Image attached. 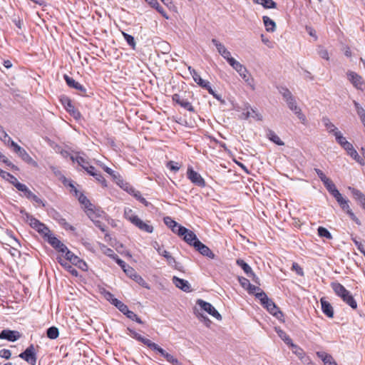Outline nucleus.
I'll use <instances>...</instances> for the list:
<instances>
[{
	"mask_svg": "<svg viewBox=\"0 0 365 365\" xmlns=\"http://www.w3.org/2000/svg\"><path fill=\"white\" fill-rule=\"evenodd\" d=\"M256 298L260 301L261 304L266 308L271 314L279 320L282 319L283 317L282 312L276 306L274 302L267 296L265 292L257 293Z\"/></svg>",
	"mask_w": 365,
	"mask_h": 365,
	"instance_id": "f257e3e1",
	"label": "nucleus"
},
{
	"mask_svg": "<svg viewBox=\"0 0 365 365\" xmlns=\"http://www.w3.org/2000/svg\"><path fill=\"white\" fill-rule=\"evenodd\" d=\"M25 219L32 228L35 229L42 235L46 236L50 233L49 229L43 223L41 222L29 213L25 212Z\"/></svg>",
	"mask_w": 365,
	"mask_h": 365,
	"instance_id": "f03ea898",
	"label": "nucleus"
},
{
	"mask_svg": "<svg viewBox=\"0 0 365 365\" xmlns=\"http://www.w3.org/2000/svg\"><path fill=\"white\" fill-rule=\"evenodd\" d=\"M196 304L200 307V309L217 320L222 319L221 314L216 310V309L209 302H207L201 299L197 300Z\"/></svg>",
	"mask_w": 365,
	"mask_h": 365,
	"instance_id": "7ed1b4c3",
	"label": "nucleus"
},
{
	"mask_svg": "<svg viewBox=\"0 0 365 365\" xmlns=\"http://www.w3.org/2000/svg\"><path fill=\"white\" fill-rule=\"evenodd\" d=\"M19 356L31 365H35L37 359L34 344H31L28 346L24 351L19 354Z\"/></svg>",
	"mask_w": 365,
	"mask_h": 365,
	"instance_id": "20e7f679",
	"label": "nucleus"
},
{
	"mask_svg": "<svg viewBox=\"0 0 365 365\" xmlns=\"http://www.w3.org/2000/svg\"><path fill=\"white\" fill-rule=\"evenodd\" d=\"M178 232H179L178 235L183 236L184 240L190 245H192L194 247L195 242L200 241L197 239L196 235L192 231L187 229L185 227H179Z\"/></svg>",
	"mask_w": 365,
	"mask_h": 365,
	"instance_id": "39448f33",
	"label": "nucleus"
},
{
	"mask_svg": "<svg viewBox=\"0 0 365 365\" xmlns=\"http://www.w3.org/2000/svg\"><path fill=\"white\" fill-rule=\"evenodd\" d=\"M288 108L297 115L303 125H307V120L302 109L298 106L295 98L287 103Z\"/></svg>",
	"mask_w": 365,
	"mask_h": 365,
	"instance_id": "423d86ee",
	"label": "nucleus"
},
{
	"mask_svg": "<svg viewBox=\"0 0 365 365\" xmlns=\"http://www.w3.org/2000/svg\"><path fill=\"white\" fill-rule=\"evenodd\" d=\"M68 186L71 187L72 190L75 192V195L78 197L80 203L85 206V207L88 210V212H93V205L86 197V196L80 192L72 182H69Z\"/></svg>",
	"mask_w": 365,
	"mask_h": 365,
	"instance_id": "0eeeda50",
	"label": "nucleus"
},
{
	"mask_svg": "<svg viewBox=\"0 0 365 365\" xmlns=\"http://www.w3.org/2000/svg\"><path fill=\"white\" fill-rule=\"evenodd\" d=\"M347 78L352 85L359 90L363 91L365 88V83L361 76L354 71L347 73Z\"/></svg>",
	"mask_w": 365,
	"mask_h": 365,
	"instance_id": "6e6552de",
	"label": "nucleus"
},
{
	"mask_svg": "<svg viewBox=\"0 0 365 365\" xmlns=\"http://www.w3.org/2000/svg\"><path fill=\"white\" fill-rule=\"evenodd\" d=\"M187 175V178L195 185L199 186L200 187H204L205 186V180L198 173L195 171L192 168H188Z\"/></svg>",
	"mask_w": 365,
	"mask_h": 365,
	"instance_id": "1a4fd4ad",
	"label": "nucleus"
},
{
	"mask_svg": "<svg viewBox=\"0 0 365 365\" xmlns=\"http://www.w3.org/2000/svg\"><path fill=\"white\" fill-rule=\"evenodd\" d=\"M172 100L173 102L176 103L182 108L187 110L190 112H195V108L192 106L191 103L187 101V99L183 98L180 94L175 93L172 96Z\"/></svg>",
	"mask_w": 365,
	"mask_h": 365,
	"instance_id": "9d476101",
	"label": "nucleus"
},
{
	"mask_svg": "<svg viewBox=\"0 0 365 365\" xmlns=\"http://www.w3.org/2000/svg\"><path fill=\"white\" fill-rule=\"evenodd\" d=\"M194 247L203 256L210 259H214L215 257V255L211 251V250L200 241H195Z\"/></svg>",
	"mask_w": 365,
	"mask_h": 365,
	"instance_id": "9b49d317",
	"label": "nucleus"
},
{
	"mask_svg": "<svg viewBox=\"0 0 365 365\" xmlns=\"http://www.w3.org/2000/svg\"><path fill=\"white\" fill-rule=\"evenodd\" d=\"M21 336V334L18 331L4 329L0 333V339H6L14 342L20 339Z\"/></svg>",
	"mask_w": 365,
	"mask_h": 365,
	"instance_id": "f8f14e48",
	"label": "nucleus"
},
{
	"mask_svg": "<svg viewBox=\"0 0 365 365\" xmlns=\"http://www.w3.org/2000/svg\"><path fill=\"white\" fill-rule=\"evenodd\" d=\"M46 236L48 237V242L54 249L62 253H64L66 250H67V247L64 244H63L58 238H56L50 233Z\"/></svg>",
	"mask_w": 365,
	"mask_h": 365,
	"instance_id": "ddd939ff",
	"label": "nucleus"
},
{
	"mask_svg": "<svg viewBox=\"0 0 365 365\" xmlns=\"http://www.w3.org/2000/svg\"><path fill=\"white\" fill-rule=\"evenodd\" d=\"M157 354H160L163 357H164L168 362L172 364L173 365H180L178 360L175 358L173 355L166 352L163 349L160 347L157 344H155V348H153V350Z\"/></svg>",
	"mask_w": 365,
	"mask_h": 365,
	"instance_id": "4468645a",
	"label": "nucleus"
},
{
	"mask_svg": "<svg viewBox=\"0 0 365 365\" xmlns=\"http://www.w3.org/2000/svg\"><path fill=\"white\" fill-rule=\"evenodd\" d=\"M212 43L215 46L218 53L229 63L230 59L233 58L231 56L230 52L226 47L215 38L212 39Z\"/></svg>",
	"mask_w": 365,
	"mask_h": 365,
	"instance_id": "2eb2a0df",
	"label": "nucleus"
},
{
	"mask_svg": "<svg viewBox=\"0 0 365 365\" xmlns=\"http://www.w3.org/2000/svg\"><path fill=\"white\" fill-rule=\"evenodd\" d=\"M61 101L66 110L72 115L74 118L78 119L81 117L80 112L75 108L71 101L68 98H64Z\"/></svg>",
	"mask_w": 365,
	"mask_h": 365,
	"instance_id": "dca6fc26",
	"label": "nucleus"
},
{
	"mask_svg": "<svg viewBox=\"0 0 365 365\" xmlns=\"http://www.w3.org/2000/svg\"><path fill=\"white\" fill-rule=\"evenodd\" d=\"M11 146L14 148V152L19 154L23 160L27 163H31L33 160L29 153L14 141H11Z\"/></svg>",
	"mask_w": 365,
	"mask_h": 365,
	"instance_id": "f3484780",
	"label": "nucleus"
},
{
	"mask_svg": "<svg viewBox=\"0 0 365 365\" xmlns=\"http://www.w3.org/2000/svg\"><path fill=\"white\" fill-rule=\"evenodd\" d=\"M65 257L66 259L71 262L73 264L81 267V264H83L84 266H86V262L80 259L77 255L73 254L71 251H70L68 248L67 250H66Z\"/></svg>",
	"mask_w": 365,
	"mask_h": 365,
	"instance_id": "a211bd4d",
	"label": "nucleus"
},
{
	"mask_svg": "<svg viewBox=\"0 0 365 365\" xmlns=\"http://www.w3.org/2000/svg\"><path fill=\"white\" fill-rule=\"evenodd\" d=\"M173 282L178 288L182 289L184 292H189L191 291L190 284L187 280L180 279L177 277H173Z\"/></svg>",
	"mask_w": 365,
	"mask_h": 365,
	"instance_id": "6ab92c4d",
	"label": "nucleus"
},
{
	"mask_svg": "<svg viewBox=\"0 0 365 365\" xmlns=\"http://www.w3.org/2000/svg\"><path fill=\"white\" fill-rule=\"evenodd\" d=\"M349 190L351 191L354 198L358 201L361 207L365 210V195L354 187H349Z\"/></svg>",
	"mask_w": 365,
	"mask_h": 365,
	"instance_id": "aec40b11",
	"label": "nucleus"
},
{
	"mask_svg": "<svg viewBox=\"0 0 365 365\" xmlns=\"http://www.w3.org/2000/svg\"><path fill=\"white\" fill-rule=\"evenodd\" d=\"M320 302L323 313L329 318H333L334 309L331 304L324 297L321 298Z\"/></svg>",
	"mask_w": 365,
	"mask_h": 365,
	"instance_id": "412c9836",
	"label": "nucleus"
},
{
	"mask_svg": "<svg viewBox=\"0 0 365 365\" xmlns=\"http://www.w3.org/2000/svg\"><path fill=\"white\" fill-rule=\"evenodd\" d=\"M86 172L91 175L93 176L96 180L100 182L103 187H107L106 180L101 175V174L98 172L93 166H88L86 168Z\"/></svg>",
	"mask_w": 365,
	"mask_h": 365,
	"instance_id": "4be33fe9",
	"label": "nucleus"
},
{
	"mask_svg": "<svg viewBox=\"0 0 365 365\" xmlns=\"http://www.w3.org/2000/svg\"><path fill=\"white\" fill-rule=\"evenodd\" d=\"M63 78L67 83V85L73 88H75L79 91H81L82 93H85L86 91V89L84 86H83L81 84H80L78 82L76 81L73 78L69 77L68 75L65 74L63 76Z\"/></svg>",
	"mask_w": 365,
	"mask_h": 365,
	"instance_id": "5701e85b",
	"label": "nucleus"
},
{
	"mask_svg": "<svg viewBox=\"0 0 365 365\" xmlns=\"http://www.w3.org/2000/svg\"><path fill=\"white\" fill-rule=\"evenodd\" d=\"M331 287L333 289L334 293L340 298H344L347 295L348 291L342 284L339 282H332Z\"/></svg>",
	"mask_w": 365,
	"mask_h": 365,
	"instance_id": "b1692460",
	"label": "nucleus"
},
{
	"mask_svg": "<svg viewBox=\"0 0 365 365\" xmlns=\"http://www.w3.org/2000/svg\"><path fill=\"white\" fill-rule=\"evenodd\" d=\"M106 298L112 304L115 305L120 312L127 310V305L124 304L122 302L114 297V295L110 292L106 294Z\"/></svg>",
	"mask_w": 365,
	"mask_h": 365,
	"instance_id": "393cba45",
	"label": "nucleus"
},
{
	"mask_svg": "<svg viewBox=\"0 0 365 365\" xmlns=\"http://www.w3.org/2000/svg\"><path fill=\"white\" fill-rule=\"evenodd\" d=\"M138 229L146 233H153L154 227L150 221H143L138 218Z\"/></svg>",
	"mask_w": 365,
	"mask_h": 365,
	"instance_id": "a878e982",
	"label": "nucleus"
},
{
	"mask_svg": "<svg viewBox=\"0 0 365 365\" xmlns=\"http://www.w3.org/2000/svg\"><path fill=\"white\" fill-rule=\"evenodd\" d=\"M124 217L130 221L133 225L137 226V215L135 214V210L128 207H125Z\"/></svg>",
	"mask_w": 365,
	"mask_h": 365,
	"instance_id": "bb28decb",
	"label": "nucleus"
},
{
	"mask_svg": "<svg viewBox=\"0 0 365 365\" xmlns=\"http://www.w3.org/2000/svg\"><path fill=\"white\" fill-rule=\"evenodd\" d=\"M152 8H154L166 19H169L165 9L159 4L157 0H145Z\"/></svg>",
	"mask_w": 365,
	"mask_h": 365,
	"instance_id": "cd10ccee",
	"label": "nucleus"
},
{
	"mask_svg": "<svg viewBox=\"0 0 365 365\" xmlns=\"http://www.w3.org/2000/svg\"><path fill=\"white\" fill-rule=\"evenodd\" d=\"M116 183L127 192L134 197H137L135 189L132 187L129 183L124 182L123 179H120L119 181H116Z\"/></svg>",
	"mask_w": 365,
	"mask_h": 365,
	"instance_id": "c85d7f7f",
	"label": "nucleus"
},
{
	"mask_svg": "<svg viewBox=\"0 0 365 365\" xmlns=\"http://www.w3.org/2000/svg\"><path fill=\"white\" fill-rule=\"evenodd\" d=\"M158 254L160 255L163 256L166 259L168 264L174 266L175 269H179V264L175 261V258L168 252L163 249L162 250L159 251Z\"/></svg>",
	"mask_w": 365,
	"mask_h": 365,
	"instance_id": "c756f323",
	"label": "nucleus"
},
{
	"mask_svg": "<svg viewBox=\"0 0 365 365\" xmlns=\"http://www.w3.org/2000/svg\"><path fill=\"white\" fill-rule=\"evenodd\" d=\"M236 262H237V264L243 269L245 273L248 277L253 276L255 277V274L252 272L251 267L247 262H245L243 259H238Z\"/></svg>",
	"mask_w": 365,
	"mask_h": 365,
	"instance_id": "7c9ffc66",
	"label": "nucleus"
},
{
	"mask_svg": "<svg viewBox=\"0 0 365 365\" xmlns=\"http://www.w3.org/2000/svg\"><path fill=\"white\" fill-rule=\"evenodd\" d=\"M322 121L329 133H332L334 135V133L339 131L328 117H323Z\"/></svg>",
	"mask_w": 365,
	"mask_h": 365,
	"instance_id": "2f4dec72",
	"label": "nucleus"
},
{
	"mask_svg": "<svg viewBox=\"0 0 365 365\" xmlns=\"http://www.w3.org/2000/svg\"><path fill=\"white\" fill-rule=\"evenodd\" d=\"M266 31L268 32H274L276 29L275 22L267 16L262 17Z\"/></svg>",
	"mask_w": 365,
	"mask_h": 365,
	"instance_id": "473e14b6",
	"label": "nucleus"
},
{
	"mask_svg": "<svg viewBox=\"0 0 365 365\" xmlns=\"http://www.w3.org/2000/svg\"><path fill=\"white\" fill-rule=\"evenodd\" d=\"M15 187L18 190L23 192L24 196L28 199L32 197V195L34 194L27 187L26 185L21 183L19 182L16 183Z\"/></svg>",
	"mask_w": 365,
	"mask_h": 365,
	"instance_id": "72a5a7b5",
	"label": "nucleus"
},
{
	"mask_svg": "<svg viewBox=\"0 0 365 365\" xmlns=\"http://www.w3.org/2000/svg\"><path fill=\"white\" fill-rule=\"evenodd\" d=\"M239 74L241 72H245L246 71V67L244 66L242 63H240L239 61L235 60L234 58L232 59H230L228 63Z\"/></svg>",
	"mask_w": 365,
	"mask_h": 365,
	"instance_id": "f704fd0d",
	"label": "nucleus"
},
{
	"mask_svg": "<svg viewBox=\"0 0 365 365\" xmlns=\"http://www.w3.org/2000/svg\"><path fill=\"white\" fill-rule=\"evenodd\" d=\"M279 92L282 96L286 103L289 102V101H293L294 98L291 91L286 87H280L279 88Z\"/></svg>",
	"mask_w": 365,
	"mask_h": 365,
	"instance_id": "c9c22d12",
	"label": "nucleus"
},
{
	"mask_svg": "<svg viewBox=\"0 0 365 365\" xmlns=\"http://www.w3.org/2000/svg\"><path fill=\"white\" fill-rule=\"evenodd\" d=\"M323 184L324 185L325 187L329 191V192L333 196L336 195L338 192H339L336 189L334 182L329 178L324 181Z\"/></svg>",
	"mask_w": 365,
	"mask_h": 365,
	"instance_id": "e433bc0d",
	"label": "nucleus"
},
{
	"mask_svg": "<svg viewBox=\"0 0 365 365\" xmlns=\"http://www.w3.org/2000/svg\"><path fill=\"white\" fill-rule=\"evenodd\" d=\"M0 176L4 179L9 181L12 185L15 186L16 182H19L18 180L13 175L8 172H6L0 168Z\"/></svg>",
	"mask_w": 365,
	"mask_h": 365,
	"instance_id": "4c0bfd02",
	"label": "nucleus"
},
{
	"mask_svg": "<svg viewBox=\"0 0 365 365\" xmlns=\"http://www.w3.org/2000/svg\"><path fill=\"white\" fill-rule=\"evenodd\" d=\"M256 4L262 5L265 9H274L277 4L273 0H253Z\"/></svg>",
	"mask_w": 365,
	"mask_h": 365,
	"instance_id": "58836bf2",
	"label": "nucleus"
},
{
	"mask_svg": "<svg viewBox=\"0 0 365 365\" xmlns=\"http://www.w3.org/2000/svg\"><path fill=\"white\" fill-rule=\"evenodd\" d=\"M341 299L349 306H350L352 309H355L357 308V303L356 300L354 299L350 292H348L347 295L346 294V297L341 298Z\"/></svg>",
	"mask_w": 365,
	"mask_h": 365,
	"instance_id": "ea45409f",
	"label": "nucleus"
},
{
	"mask_svg": "<svg viewBox=\"0 0 365 365\" xmlns=\"http://www.w3.org/2000/svg\"><path fill=\"white\" fill-rule=\"evenodd\" d=\"M170 46L166 41H161L158 43L157 51L163 54L168 53L170 51Z\"/></svg>",
	"mask_w": 365,
	"mask_h": 365,
	"instance_id": "a19ab883",
	"label": "nucleus"
},
{
	"mask_svg": "<svg viewBox=\"0 0 365 365\" xmlns=\"http://www.w3.org/2000/svg\"><path fill=\"white\" fill-rule=\"evenodd\" d=\"M276 331L278 336L287 344L291 345L292 344V341L290 337L287 334L285 331H284L280 328H275Z\"/></svg>",
	"mask_w": 365,
	"mask_h": 365,
	"instance_id": "79ce46f5",
	"label": "nucleus"
},
{
	"mask_svg": "<svg viewBox=\"0 0 365 365\" xmlns=\"http://www.w3.org/2000/svg\"><path fill=\"white\" fill-rule=\"evenodd\" d=\"M290 346L292 349L293 353L297 355L299 359L303 360V359L305 357L304 351L301 347L293 343L290 345Z\"/></svg>",
	"mask_w": 365,
	"mask_h": 365,
	"instance_id": "37998d69",
	"label": "nucleus"
},
{
	"mask_svg": "<svg viewBox=\"0 0 365 365\" xmlns=\"http://www.w3.org/2000/svg\"><path fill=\"white\" fill-rule=\"evenodd\" d=\"M239 75L247 83V85L251 86L252 89H255L254 79L252 78H250L247 68L245 72H241Z\"/></svg>",
	"mask_w": 365,
	"mask_h": 365,
	"instance_id": "c03bdc74",
	"label": "nucleus"
},
{
	"mask_svg": "<svg viewBox=\"0 0 365 365\" xmlns=\"http://www.w3.org/2000/svg\"><path fill=\"white\" fill-rule=\"evenodd\" d=\"M267 135L270 140L274 142L278 145H283L284 142L279 138V137L272 130H269Z\"/></svg>",
	"mask_w": 365,
	"mask_h": 365,
	"instance_id": "a18cd8bd",
	"label": "nucleus"
},
{
	"mask_svg": "<svg viewBox=\"0 0 365 365\" xmlns=\"http://www.w3.org/2000/svg\"><path fill=\"white\" fill-rule=\"evenodd\" d=\"M138 341L142 342L144 345H145L148 348L153 350V348H155V343L153 342L150 339L143 336L138 334Z\"/></svg>",
	"mask_w": 365,
	"mask_h": 365,
	"instance_id": "49530a36",
	"label": "nucleus"
},
{
	"mask_svg": "<svg viewBox=\"0 0 365 365\" xmlns=\"http://www.w3.org/2000/svg\"><path fill=\"white\" fill-rule=\"evenodd\" d=\"M46 334L48 338L51 339H56L59 335V331L57 327H51L47 329Z\"/></svg>",
	"mask_w": 365,
	"mask_h": 365,
	"instance_id": "de8ad7c7",
	"label": "nucleus"
},
{
	"mask_svg": "<svg viewBox=\"0 0 365 365\" xmlns=\"http://www.w3.org/2000/svg\"><path fill=\"white\" fill-rule=\"evenodd\" d=\"M192 78L194 81L197 83L200 87L207 86V81L203 80L197 71H193Z\"/></svg>",
	"mask_w": 365,
	"mask_h": 365,
	"instance_id": "09e8293b",
	"label": "nucleus"
},
{
	"mask_svg": "<svg viewBox=\"0 0 365 365\" xmlns=\"http://www.w3.org/2000/svg\"><path fill=\"white\" fill-rule=\"evenodd\" d=\"M163 222L170 229L173 227H178L179 228L180 227H182V225H179L177 222L173 220L172 219V217H170L169 216L165 217L163 218Z\"/></svg>",
	"mask_w": 365,
	"mask_h": 365,
	"instance_id": "8fccbe9b",
	"label": "nucleus"
},
{
	"mask_svg": "<svg viewBox=\"0 0 365 365\" xmlns=\"http://www.w3.org/2000/svg\"><path fill=\"white\" fill-rule=\"evenodd\" d=\"M0 139L4 142V143L11 145V141H14L4 130L3 127L0 125Z\"/></svg>",
	"mask_w": 365,
	"mask_h": 365,
	"instance_id": "3c124183",
	"label": "nucleus"
},
{
	"mask_svg": "<svg viewBox=\"0 0 365 365\" xmlns=\"http://www.w3.org/2000/svg\"><path fill=\"white\" fill-rule=\"evenodd\" d=\"M317 231H318V235L321 237H325V238L329 239V240L332 239L331 234L330 233V232L327 228H325L324 227H319Z\"/></svg>",
	"mask_w": 365,
	"mask_h": 365,
	"instance_id": "603ef678",
	"label": "nucleus"
},
{
	"mask_svg": "<svg viewBox=\"0 0 365 365\" xmlns=\"http://www.w3.org/2000/svg\"><path fill=\"white\" fill-rule=\"evenodd\" d=\"M103 168L105 172H106L108 174H109L113 178V180L115 182H116V181H119L120 179L121 178L120 175L118 174V173L115 172L111 168H110L107 166H103Z\"/></svg>",
	"mask_w": 365,
	"mask_h": 365,
	"instance_id": "864d4df0",
	"label": "nucleus"
},
{
	"mask_svg": "<svg viewBox=\"0 0 365 365\" xmlns=\"http://www.w3.org/2000/svg\"><path fill=\"white\" fill-rule=\"evenodd\" d=\"M242 116L244 119H248L249 118H253L257 120H261L262 119V117L259 113H255V115H252L251 112L247 110L246 112H243L242 113Z\"/></svg>",
	"mask_w": 365,
	"mask_h": 365,
	"instance_id": "5fc2aeb1",
	"label": "nucleus"
},
{
	"mask_svg": "<svg viewBox=\"0 0 365 365\" xmlns=\"http://www.w3.org/2000/svg\"><path fill=\"white\" fill-rule=\"evenodd\" d=\"M58 262H59L61 265H63V266H64V267H67V268L68 269V270L71 272V273L73 275H75V276H77V275H78V272H77V270H76V269H73L71 265L68 264V263H67L65 260H63L61 257H58Z\"/></svg>",
	"mask_w": 365,
	"mask_h": 365,
	"instance_id": "6e6d98bb",
	"label": "nucleus"
},
{
	"mask_svg": "<svg viewBox=\"0 0 365 365\" xmlns=\"http://www.w3.org/2000/svg\"><path fill=\"white\" fill-rule=\"evenodd\" d=\"M334 136H335L336 142L341 146L344 145L347 142L346 138L343 136L342 133L340 131L334 133Z\"/></svg>",
	"mask_w": 365,
	"mask_h": 365,
	"instance_id": "4d7b16f0",
	"label": "nucleus"
},
{
	"mask_svg": "<svg viewBox=\"0 0 365 365\" xmlns=\"http://www.w3.org/2000/svg\"><path fill=\"white\" fill-rule=\"evenodd\" d=\"M247 291L248 292V293L250 294H253L255 297H256V294H257V293L264 292V291H262L261 289V288L259 287L253 285L252 284Z\"/></svg>",
	"mask_w": 365,
	"mask_h": 365,
	"instance_id": "13d9d810",
	"label": "nucleus"
},
{
	"mask_svg": "<svg viewBox=\"0 0 365 365\" xmlns=\"http://www.w3.org/2000/svg\"><path fill=\"white\" fill-rule=\"evenodd\" d=\"M196 316L197 317V318L204 322V324H205L206 327H209L212 323V322L209 319V318L207 317H206L205 315H204L203 314H200V313H197V312H195Z\"/></svg>",
	"mask_w": 365,
	"mask_h": 365,
	"instance_id": "bf43d9fd",
	"label": "nucleus"
},
{
	"mask_svg": "<svg viewBox=\"0 0 365 365\" xmlns=\"http://www.w3.org/2000/svg\"><path fill=\"white\" fill-rule=\"evenodd\" d=\"M123 271L130 278L135 279L137 277L136 272H135V269L128 265H126V267L124 268Z\"/></svg>",
	"mask_w": 365,
	"mask_h": 365,
	"instance_id": "052dcab7",
	"label": "nucleus"
},
{
	"mask_svg": "<svg viewBox=\"0 0 365 365\" xmlns=\"http://www.w3.org/2000/svg\"><path fill=\"white\" fill-rule=\"evenodd\" d=\"M354 105L359 118L364 117L365 115V110L356 101H354Z\"/></svg>",
	"mask_w": 365,
	"mask_h": 365,
	"instance_id": "680f3d73",
	"label": "nucleus"
},
{
	"mask_svg": "<svg viewBox=\"0 0 365 365\" xmlns=\"http://www.w3.org/2000/svg\"><path fill=\"white\" fill-rule=\"evenodd\" d=\"M123 35L125 38V39L126 40V41L128 42V43L133 48H135V39L133 38V36L126 34V33H124L123 32Z\"/></svg>",
	"mask_w": 365,
	"mask_h": 365,
	"instance_id": "e2e57ef3",
	"label": "nucleus"
},
{
	"mask_svg": "<svg viewBox=\"0 0 365 365\" xmlns=\"http://www.w3.org/2000/svg\"><path fill=\"white\" fill-rule=\"evenodd\" d=\"M239 282L240 285L246 290H247L251 285V283L250 282L249 279L243 277H239Z\"/></svg>",
	"mask_w": 365,
	"mask_h": 365,
	"instance_id": "0e129e2a",
	"label": "nucleus"
},
{
	"mask_svg": "<svg viewBox=\"0 0 365 365\" xmlns=\"http://www.w3.org/2000/svg\"><path fill=\"white\" fill-rule=\"evenodd\" d=\"M167 167L172 171L176 173L179 170V164L174 161H169L167 164Z\"/></svg>",
	"mask_w": 365,
	"mask_h": 365,
	"instance_id": "69168bd1",
	"label": "nucleus"
},
{
	"mask_svg": "<svg viewBox=\"0 0 365 365\" xmlns=\"http://www.w3.org/2000/svg\"><path fill=\"white\" fill-rule=\"evenodd\" d=\"M317 355L323 361V362H324L327 360H329L331 358V355L324 351H317Z\"/></svg>",
	"mask_w": 365,
	"mask_h": 365,
	"instance_id": "338daca9",
	"label": "nucleus"
},
{
	"mask_svg": "<svg viewBox=\"0 0 365 365\" xmlns=\"http://www.w3.org/2000/svg\"><path fill=\"white\" fill-rule=\"evenodd\" d=\"M76 161L79 165H81L85 170L86 168L90 166L88 163L82 157H77Z\"/></svg>",
	"mask_w": 365,
	"mask_h": 365,
	"instance_id": "774afa93",
	"label": "nucleus"
}]
</instances>
